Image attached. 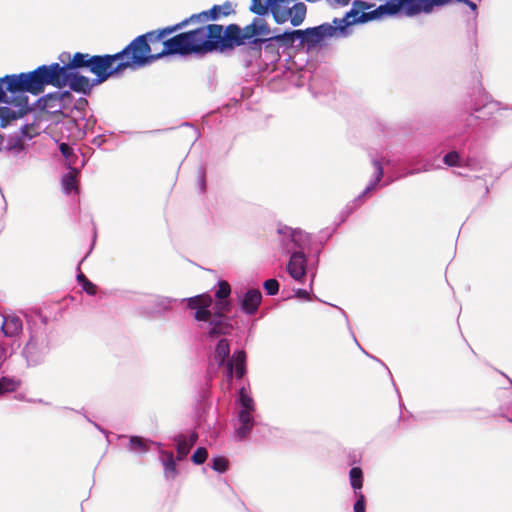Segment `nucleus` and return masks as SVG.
Returning <instances> with one entry per match:
<instances>
[{
  "label": "nucleus",
  "instance_id": "28",
  "mask_svg": "<svg viewBox=\"0 0 512 512\" xmlns=\"http://www.w3.org/2000/svg\"><path fill=\"white\" fill-rule=\"evenodd\" d=\"M443 161L448 166H463V165L468 166V167L471 166V160L467 159L466 163L463 164L462 159H461L459 153L456 152V151H452V152L447 153L444 156Z\"/></svg>",
  "mask_w": 512,
  "mask_h": 512
},
{
  "label": "nucleus",
  "instance_id": "29",
  "mask_svg": "<svg viewBox=\"0 0 512 512\" xmlns=\"http://www.w3.org/2000/svg\"><path fill=\"white\" fill-rule=\"evenodd\" d=\"M129 450L133 452H146L148 450L147 441L138 436H131Z\"/></svg>",
  "mask_w": 512,
  "mask_h": 512
},
{
  "label": "nucleus",
  "instance_id": "32",
  "mask_svg": "<svg viewBox=\"0 0 512 512\" xmlns=\"http://www.w3.org/2000/svg\"><path fill=\"white\" fill-rule=\"evenodd\" d=\"M355 498L356 502L354 503V512H366V504H365V496L361 491H356Z\"/></svg>",
  "mask_w": 512,
  "mask_h": 512
},
{
  "label": "nucleus",
  "instance_id": "23",
  "mask_svg": "<svg viewBox=\"0 0 512 512\" xmlns=\"http://www.w3.org/2000/svg\"><path fill=\"white\" fill-rule=\"evenodd\" d=\"M92 57L88 53H80L77 52L74 54L73 58L68 64H64L61 67L70 68V72H77V68H87L90 70V62L92 61Z\"/></svg>",
  "mask_w": 512,
  "mask_h": 512
},
{
  "label": "nucleus",
  "instance_id": "45",
  "mask_svg": "<svg viewBox=\"0 0 512 512\" xmlns=\"http://www.w3.org/2000/svg\"><path fill=\"white\" fill-rule=\"evenodd\" d=\"M450 0H432L434 7L444 6L449 3Z\"/></svg>",
  "mask_w": 512,
  "mask_h": 512
},
{
  "label": "nucleus",
  "instance_id": "17",
  "mask_svg": "<svg viewBox=\"0 0 512 512\" xmlns=\"http://www.w3.org/2000/svg\"><path fill=\"white\" fill-rule=\"evenodd\" d=\"M242 311L247 315H254L261 304L262 294L259 289H249L245 293L237 294Z\"/></svg>",
  "mask_w": 512,
  "mask_h": 512
},
{
  "label": "nucleus",
  "instance_id": "3",
  "mask_svg": "<svg viewBox=\"0 0 512 512\" xmlns=\"http://www.w3.org/2000/svg\"><path fill=\"white\" fill-rule=\"evenodd\" d=\"M192 36L195 54H207L241 46L245 41L257 37V32L252 23L243 29L236 24H230L225 29L219 24H208L192 30Z\"/></svg>",
  "mask_w": 512,
  "mask_h": 512
},
{
  "label": "nucleus",
  "instance_id": "41",
  "mask_svg": "<svg viewBox=\"0 0 512 512\" xmlns=\"http://www.w3.org/2000/svg\"><path fill=\"white\" fill-rule=\"evenodd\" d=\"M83 290L89 294V295H95L97 292V287L95 284H93L91 281H86L85 284L82 286Z\"/></svg>",
  "mask_w": 512,
  "mask_h": 512
},
{
  "label": "nucleus",
  "instance_id": "18",
  "mask_svg": "<svg viewBox=\"0 0 512 512\" xmlns=\"http://www.w3.org/2000/svg\"><path fill=\"white\" fill-rule=\"evenodd\" d=\"M0 329L4 336L16 337L23 330V320L15 313L0 314Z\"/></svg>",
  "mask_w": 512,
  "mask_h": 512
},
{
  "label": "nucleus",
  "instance_id": "22",
  "mask_svg": "<svg viewBox=\"0 0 512 512\" xmlns=\"http://www.w3.org/2000/svg\"><path fill=\"white\" fill-rule=\"evenodd\" d=\"M286 0H252L250 10L259 15L263 16L270 10L274 16V8H278L279 2H285Z\"/></svg>",
  "mask_w": 512,
  "mask_h": 512
},
{
  "label": "nucleus",
  "instance_id": "14",
  "mask_svg": "<svg viewBox=\"0 0 512 512\" xmlns=\"http://www.w3.org/2000/svg\"><path fill=\"white\" fill-rule=\"evenodd\" d=\"M36 134L33 126L24 125L18 131L9 135L4 143V149L14 155H18L24 150L25 141L30 140Z\"/></svg>",
  "mask_w": 512,
  "mask_h": 512
},
{
  "label": "nucleus",
  "instance_id": "5",
  "mask_svg": "<svg viewBox=\"0 0 512 512\" xmlns=\"http://www.w3.org/2000/svg\"><path fill=\"white\" fill-rule=\"evenodd\" d=\"M357 10L352 8L342 18H334L332 23H323L316 27L299 30L300 45L311 50L321 44L325 39L346 38L352 34Z\"/></svg>",
  "mask_w": 512,
  "mask_h": 512
},
{
  "label": "nucleus",
  "instance_id": "33",
  "mask_svg": "<svg viewBox=\"0 0 512 512\" xmlns=\"http://www.w3.org/2000/svg\"><path fill=\"white\" fill-rule=\"evenodd\" d=\"M458 2L466 4L471 11L473 12L472 22H471V29L473 31V34L476 33V19H477V5L475 2L471 0H458Z\"/></svg>",
  "mask_w": 512,
  "mask_h": 512
},
{
  "label": "nucleus",
  "instance_id": "47",
  "mask_svg": "<svg viewBox=\"0 0 512 512\" xmlns=\"http://www.w3.org/2000/svg\"><path fill=\"white\" fill-rule=\"evenodd\" d=\"M77 280L78 282L83 286L85 284L86 281H88V279L85 277L84 274L80 273L78 276H77Z\"/></svg>",
  "mask_w": 512,
  "mask_h": 512
},
{
  "label": "nucleus",
  "instance_id": "44",
  "mask_svg": "<svg viewBox=\"0 0 512 512\" xmlns=\"http://www.w3.org/2000/svg\"><path fill=\"white\" fill-rule=\"evenodd\" d=\"M186 127H187L188 131L191 133V137L194 139V141L197 140L199 137V133H198L197 129L192 126H188V125H186Z\"/></svg>",
  "mask_w": 512,
  "mask_h": 512
},
{
  "label": "nucleus",
  "instance_id": "35",
  "mask_svg": "<svg viewBox=\"0 0 512 512\" xmlns=\"http://www.w3.org/2000/svg\"><path fill=\"white\" fill-rule=\"evenodd\" d=\"M268 295H276L279 291V283L276 279H268L263 284Z\"/></svg>",
  "mask_w": 512,
  "mask_h": 512
},
{
  "label": "nucleus",
  "instance_id": "25",
  "mask_svg": "<svg viewBox=\"0 0 512 512\" xmlns=\"http://www.w3.org/2000/svg\"><path fill=\"white\" fill-rule=\"evenodd\" d=\"M177 299H172L165 296H149L148 302L153 305L152 312H161L169 310L173 303H176Z\"/></svg>",
  "mask_w": 512,
  "mask_h": 512
},
{
  "label": "nucleus",
  "instance_id": "8",
  "mask_svg": "<svg viewBox=\"0 0 512 512\" xmlns=\"http://www.w3.org/2000/svg\"><path fill=\"white\" fill-rule=\"evenodd\" d=\"M238 412L235 424V435L239 440L245 439L255 425L254 413L256 405L251 395L244 387L239 390L238 394Z\"/></svg>",
  "mask_w": 512,
  "mask_h": 512
},
{
  "label": "nucleus",
  "instance_id": "19",
  "mask_svg": "<svg viewBox=\"0 0 512 512\" xmlns=\"http://www.w3.org/2000/svg\"><path fill=\"white\" fill-rule=\"evenodd\" d=\"M372 166L374 168V174L370 179L368 185L364 189V191L355 199V201H362V199L367 196L372 191L376 190L379 187L380 181L383 178L384 171L383 166L380 160L373 158Z\"/></svg>",
  "mask_w": 512,
  "mask_h": 512
},
{
  "label": "nucleus",
  "instance_id": "6",
  "mask_svg": "<svg viewBox=\"0 0 512 512\" xmlns=\"http://www.w3.org/2000/svg\"><path fill=\"white\" fill-rule=\"evenodd\" d=\"M432 0H389L380 5L373 11L359 13L355 15L356 23H365L370 20L381 18L384 15H395L403 12L404 15L412 17L420 13L429 14L433 11Z\"/></svg>",
  "mask_w": 512,
  "mask_h": 512
},
{
  "label": "nucleus",
  "instance_id": "40",
  "mask_svg": "<svg viewBox=\"0 0 512 512\" xmlns=\"http://www.w3.org/2000/svg\"><path fill=\"white\" fill-rule=\"evenodd\" d=\"M59 149L62 155L69 160L71 155L73 154L72 148L66 143H61Z\"/></svg>",
  "mask_w": 512,
  "mask_h": 512
},
{
  "label": "nucleus",
  "instance_id": "49",
  "mask_svg": "<svg viewBox=\"0 0 512 512\" xmlns=\"http://www.w3.org/2000/svg\"><path fill=\"white\" fill-rule=\"evenodd\" d=\"M199 180H200V184H201V189L203 190L205 182H204V174L202 171H200V173H199Z\"/></svg>",
  "mask_w": 512,
  "mask_h": 512
},
{
  "label": "nucleus",
  "instance_id": "31",
  "mask_svg": "<svg viewBox=\"0 0 512 512\" xmlns=\"http://www.w3.org/2000/svg\"><path fill=\"white\" fill-rule=\"evenodd\" d=\"M252 25H255L257 36H268L270 34L269 27L263 19H254Z\"/></svg>",
  "mask_w": 512,
  "mask_h": 512
},
{
  "label": "nucleus",
  "instance_id": "50",
  "mask_svg": "<svg viewBox=\"0 0 512 512\" xmlns=\"http://www.w3.org/2000/svg\"><path fill=\"white\" fill-rule=\"evenodd\" d=\"M4 143H5V139L3 138V136L0 134V150L3 148L4 149Z\"/></svg>",
  "mask_w": 512,
  "mask_h": 512
},
{
  "label": "nucleus",
  "instance_id": "39",
  "mask_svg": "<svg viewBox=\"0 0 512 512\" xmlns=\"http://www.w3.org/2000/svg\"><path fill=\"white\" fill-rule=\"evenodd\" d=\"M430 170H432V165L429 163H426L423 165L422 168H416V169L409 170L408 172H406L405 176L415 175V174H418L421 172H427Z\"/></svg>",
  "mask_w": 512,
  "mask_h": 512
},
{
  "label": "nucleus",
  "instance_id": "51",
  "mask_svg": "<svg viewBox=\"0 0 512 512\" xmlns=\"http://www.w3.org/2000/svg\"><path fill=\"white\" fill-rule=\"evenodd\" d=\"M393 181H394L393 179L387 180V181L383 184V186L388 185V184L392 183Z\"/></svg>",
  "mask_w": 512,
  "mask_h": 512
},
{
  "label": "nucleus",
  "instance_id": "43",
  "mask_svg": "<svg viewBox=\"0 0 512 512\" xmlns=\"http://www.w3.org/2000/svg\"><path fill=\"white\" fill-rule=\"evenodd\" d=\"M296 297L303 299V300H310L309 292L305 289H297L295 291Z\"/></svg>",
  "mask_w": 512,
  "mask_h": 512
},
{
  "label": "nucleus",
  "instance_id": "42",
  "mask_svg": "<svg viewBox=\"0 0 512 512\" xmlns=\"http://www.w3.org/2000/svg\"><path fill=\"white\" fill-rule=\"evenodd\" d=\"M8 356V349L4 346V344L0 343V366L4 363Z\"/></svg>",
  "mask_w": 512,
  "mask_h": 512
},
{
  "label": "nucleus",
  "instance_id": "46",
  "mask_svg": "<svg viewBox=\"0 0 512 512\" xmlns=\"http://www.w3.org/2000/svg\"><path fill=\"white\" fill-rule=\"evenodd\" d=\"M354 5H360L362 9H369L372 7V5L360 1H355Z\"/></svg>",
  "mask_w": 512,
  "mask_h": 512
},
{
  "label": "nucleus",
  "instance_id": "26",
  "mask_svg": "<svg viewBox=\"0 0 512 512\" xmlns=\"http://www.w3.org/2000/svg\"><path fill=\"white\" fill-rule=\"evenodd\" d=\"M349 479L351 487L354 490V494L356 491H360L363 486V472L359 467H353L349 471Z\"/></svg>",
  "mask_w": 512,
  "mask_h": 512
},
{
  "label": "nucleus",
  "instance_id": "37",
  "mask_svg": "<svg viewBox=\"0 0 512 512\" xmlns=\"http://www.w3.org/2000/svg\"><path fill=\"white\" fill-rule=\"evenodd\" d=\"M488 98H489V97H488V95H487V94H483V95H481V99H482L483 101H485V103H484L482 106H480V105H478L477 103H475V104H473V106H472V108H471V109H472L473 111H475V112L480 111L482 108H489V109H491V110L496 109L497 104H496V103H494V102H492V101H489V100H488Z\"/></svg>",
  "mask_w": 512,
  "mask_h": 512
},
{
  "label": "nucleus",
  "instance_id": "48",
  "mask_svg": "<svg viewBox=\"0 0 512 512\" xmlns=\"http://www.w3.org/2000/svg\"><path fill=\"white\" fill-rule=\"evenodd\" d=\"M336 4L345 6L348 5L351 0H333Z\"/></svg>",
  "mask_w": 512,
  "mask_h": 512
},
{
  "label": "nucleus",
  "instance_id": "4",
  "mask_svg": "<svg viewBox=\"0 0 512 512\" xmlns=\"http://www.w3.org/2000/svg\"><path fill=\"white\" fill-rule=\"evenodd\" d=\"M0 89V125L4 128L27 114L29 98L22 73L1 77Z\"/></svg>",
  "mask_w": 512,
  "mask_h": 512
},
{
  "label": "nucleus",
  "instance_id": "10",
  "mask_svg": "<svg viewBox=\"0 0 512 512\" xmlns=\"http://www.w3.org/2000/svg\"><path fill=\"white\" fill-rule=\"evenodd\" d=\"M50 352V341L44 330L33 331L22 349V356L29 366L42 363Z\"/></svg>",
  "mask_w": 512,
  "mask_h": 512
},
{
  "label": "nucleus",
  "instance_id": "24",
  "mask_svg": "<svg viewBox=\"0 0 512 512\" xmlns=\"http://www.w3.org/2000/svg\"><path fill=\"white\" fill-rule=\"evenodd\" d=\"M161 462L164 467V475L168 480H172L177 475L176 463L172 452L161 451Z\"/></svg>",
  "mask_w": 512,
  "mask_h": 512
},
{
  "label": "nucleus",
  "instance_id": "53",
  "mask_svg": "<svg viewBox=\"0 0 512 512\" xmlns=\"http://www.w3.org/2000/svg\"><path fill=\"white\" fill-rule=\"evenodd\" d=\"M94 426H95L97 429H99V430L103 431V430L99 427V425H97L96 423H94Z\"/></svg>",
  "mask_w": 512,
  "mask_h": 512
},
{
  "label": "nucleus",
  "instance_id": "13",
  "mask_svg": "<svg viewBox=\"0 0 512 512\" xmlns=\"http://www.w3.org/2000/svg\"><path fill=\"white\" fill-rule=\"evenodd\" d=\"M57 71V77L59 78L58 88L69 86L73 91L86 94L96 84L95 80L91 82L89 78L80 75L78 72H70V68L61 67L59 63Z\"/></svg>",
  "mask_w": 512,
  "mask_h": 512
},
{
  "label": "nucleus",
  "instance_id": "36",
  "mask_svg": "<svg viewBox=\"0 0 512 512\" xmlns=\"http://www.w3.org/2000/svg\"><path fill=\"white\" fill-rule=\"evenodd\" d=\"M227 466L228 462L224 457H215L212 460V468L219 473L225 472Z\"/></svg>",
  "mask_w": 512,
  "mask_h": 512
},
{
  "label": "nucleus",
  "instance_id": "34",
  "mask_svg": "<svg viewBox=\"0 0 512 512\" xmlns=\"http://www.w3.org/2000/svg\"><path fill=\"white\" fill-rule=\"evenodd\" d=\"M266 40H267V37L266 38H261V39H254L252 41V43L255 44V45H257V44H264L266 50H269L271 52H275V57H279L278 49L280 48V46H278V43H271L270 44Z\"/></svg>",
  "mask_w": 512,
  "mask_h": 512
},
{
  "label": "nucleus",
  "instance_id": "11",
  "mask_svg": "<svg viewBox=\"0 0 512 512\" xmlns=\"http://www.w3.org/2000/svg\"><path fill=\"white\" fill-rule=\"evenodd\" d=\"M279 235V244L282 250L287 254L301 251H309L311 237L305 231L298 228L280 225L277 229Z\"/></svg>",
  "mask_w": 512,
  "mask_h": 512
},
{
  "label": "nucleus",
  "instance_id": "2",
  "mask_svg": "<svg viewBox=\"0 0 512 512\" xmlns=\"http://www.w3.org/2000/svg\"><path fill=\"white\" fill-rule=\"evenodd\" d=\"M231 293V287L227 281H219L218 289L215 292L217 302L216 311L212 313V297L207 293L196 295L190 298L181 299L186 302L187 307L195 310L194 318L198 322L207 323V334L210 338H217L221 335H228L233 330L231 319L225 315L230 311V301L227 299Z\"/></svg>",
  "mask_w": 512,
  "mask_h": 512
},
{
  "label": "nucleus",
  "instance_id": "52",
  "mask_svg": "<svg viewBox=\"0 0 512 512\" xmlns=\"http://www.w3.org/2000/svg\"><path fill=\"white\" fill-rule=\"evenodd\" d=\"M313 281H314V274H312V276H311L310 287L312 286Z\"/></svg>",
  "mask_w": 512,
  "mask_h": 512
},
{
  "label": "nucleus",
  "instance_id": "1",
  "mask_svg": "<svg viewBox=\"0 0 512 512\" xmlns=\"http://www.w3.org/2000/svg\"><path fill=\"white\" fill-rule=\"evenodd\" d=\"M186 25L187 21H182L174 26L136 37L122 51L117 53L124 69L141 68L166 55L195 54L192 30L164 40L167 35Z\"/></svg>",
  "mask_w": 512,
  "mask_h": 512
},
{
  "label": "nucleus",
  "instance_id": "16",
  "mask_svg": "<svg viewBox=\"0 0 512 512\" xmlns=\"http://www.w3.org/2000/svg\"><path fill=\"white\" fill-rule=\"evenodd\" d=\"M233 7L230 2H225L222 5H214L211 9L207 11H202L198 14H193L191 17L185 19L187 21V25L190 22H207L209 20H217L223 16H228L233 12Z\"/></svg>",
  "mask_w": 512,
  "mask_h": 512
},
{
  "label": "nucleus",
  "instance_id": "15",
  "mask_svg": "<svg viewBox=\"0 0 512 512\" xmlns=\"http://www.w3.org/2000/svg\"><path fill=\"white\" fill-rule=\"evenodd\" d=\"M306 251L297 250L290 254L286 270L290 277L298 283H303L307 274Z\"/></svg>",
  "mask_w": 512,
  "mask_h": 512
},
{
  "label": "nucleus",
  "instance_id": "20",
  "mask_svg": "<svg viewBox=\"0 0 512 512\" xmlns=\"http://www.w3.org/2000/svg\"><path fill=\"white\" fill-rule=\"evenodd\" d=\"M300 31L299 30H293V31H286L282 34L273 35L267 37L268 43H278V46L280 47H291L296 41L300 42Z\"/></svg>",
  "mask_w": 512,
  "mask_h": 512
},
{
  "label": "nucleus",
  "instance_id": "12",
  "mask_svg": "<svg viewBox=\"0 0 512 512\" xmlns=\"http://www.w3.org/2000/svg\"><path fill=\"white\" fill-rule=\"evenodd\" d=\"M124 65L118 54L95 55L90 62V72L96 75L95 83L100 84L115 74L123 72Z\"/></svg>",
  "mask_w": 512,
  "mask_h": 512
},
{
  "label": "nucleus",
  "instance_id": "7",
  "mask_svg": "<svg viewBox=\"0 0 512 512\" xmlns=\"http://www.w3.org/2000/svg\"><path fill=\"white\" fill-rule=\"evenodd\" d=\"M230 356V344L227 339H221L216 345L213 360L219 367L225 368L226 379L230 383L235 376L240 379L246 373V354L237 350Z\"/></svg>",
  "mask_w": 512,
  "mask_h": 512
},
{
  "label": "nucleus",
  "instance_id": "30",
  "mask_svg": "<svg viewBox=\"0 0 512 512\" xmlns=\"http://www.w3.org/2000/svg\"><path fill=\"white\" fill-rule=\"evenodd\" d=\"M62 186L65 193L70 194L76 190V175L73 172L67 173L62 178Z\"/></svg>",
  "mask_w": 512,
  "mask_h": 512
},
{
  "label": "nucleus",
  "instance_id": "27",
  "mask_svg": "<svg viewBox=\"0 0 512 512\" xmlns=\"http://www.w3.org/2000/svg\"><path fill=\"white\" fill-rule=\"evenodd\" d=\"M20 386V381L12 377H2L0 379V395L14 392Z\"/></svg>",
  "mask_w": 512,
  "mask_h": 512
},
{
  "label": "nucleus",
  "instance_id": "38",
  "mask_svg": "<svg viewBox=\"0 0 512 512\" xmlns=\"http://www.w3.org/2000/svg\"><path fill=\"white\" fill-rule=\"evenodd\" d=\"M208 453L207 450L203 447H199L194 454L192 455V461L195 464H202L207 459Z\"/></svg>",
  "mask_w": 512,
  "mask_h": 512
},
{
  "label": "nucleus",
  "instance_id": "9",
  "mask_svg": "<svg viewBox=\"0 0 512 512\" xmlns=\"http://www.w3.org/2000/svg\"><path fill=\"white\" fill-rule=\"evenodd\" d=\"M58 63L42 65L30 72H23L26 90L32 95H39L47 85L57 87L59 82Z\"/></svg>",
  "mask_w": 512,
  "mask_h": 512
},
{
  "label": "nucleus",
  "instance_id": "21",
  "mask_svg": "<svg viewBox=\"0 0 512 512\" xmlns=\"http://www.w3.org/2000/svg\"><path fill=\"white\" fill-rule=\"evenodd\" d=\"M197 439L198 435L196 433H191L189 435H180L177 437L176 449L178 460H183L188 455L190 449L194 446Z\"/></svg>",
  "mask_w": 512,
  "mask_h": 512
}]
</instances>
